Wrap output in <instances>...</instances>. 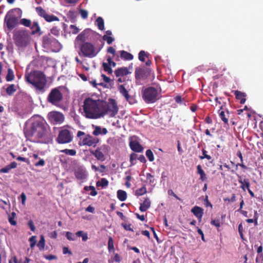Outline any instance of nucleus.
Here are the masks:
<instances>
[{"label": "nucleus", "instance_id": "obj_58", "mask_svg": "<svg viewBox=\"0 0 263 263\" xmlns=\"http://www.w3.org/2000/svg\"><path fill=\"white\" fill-rule=\"evenodd\" d=\"M70 28L71 30L72 33L73 34H76L79 31V29H78V28L74 25H71L70 26Z\"/></svg>", "mask_w": 263, "mask_h": 263}, {"label": "nucleus", "instance_id": "obj_4", "mask_svg": "<svg viewBox=\"0 0 263 263\" xmlns=\"http://www.w3.org/2000/svg\"><path fill=\"white\" fill-rule=\"evenodd\" d=\"M22 11L20 8H16L9 10L4 18V23L9 30H12L18 23Z\"/></svg>", "mask_w": 263, "mask_h": 263}, {"label": "nucleus", "instance_id": "obj_62", "mask_svg": "<svg viewBox=\"0 0 263 263\" xmlns=\"http://www.w3.org/2000/svg\"><path fill=\"white\" fill-rule=\"evenodd\" d=\"M107 61L111 67V66L114 67L116 66V63L115 62L112 61V58L110 56H108L107 57Z\"/></svg>", "mask_w": 263, "mask_h": 263}, {"label": "nucleus", "instance_id": "obj_51", "mask_svg": "<svg viewBox=\"0 0 263 263\" xmlns=\"http://www.w3.org/2000/svg\"><path fill=\"white\" fill-rule=\"evenodd\" d=\"M103 40L106 41L108 45L111 44L112 42L114 41V39L111 37L110 36H107L106 35H104L102 37Z\"/></svg>", "mask_w": 263, "mask_h": 263}, {"label": "nucleus", "instance_id": "obj_29", "mask_svg": "<svg viewBox=\"0 0 263 263\" xmlns=\"http://www.w3.org/2000/svg\"><path fill=\"white\" fill-rule=\"evenodd\" d=\"M31 29H32V34H34L35 33L40 32L41 29L40 27L36 22H34L31 26Z\"/></svg>", "mask_w": 263, "mask_h": 263}, {"label": "nucleus", "instance_id": "obj_8", "mask_svg": "<svg viewBox=\"0 0 263 263\" xmlns=\"http://www.w3.org/2000/svg\"><path fill=\"white\" fill-rule=\"evenodd\" d=\"M42 43L45 48L49 49L53 52H58L62 48L60 43L50 33L43 37Z\"/></svg>", "mask_w": 263, "mask_h": 263}, {"label": "nucleus", "instance_id": "obj_21", "mask_svg": "<svg viewBox=\"0 0 263 263\" xmlns=\"http://www.w3.org/2000/svg\"><path fill=\"white\" fill-rule=\"evenodd\" d=\"M17 163L15 161L11 162L10 164L6 165L5 167L0 170V173H8L11 169L15 168L17 167Z\"/></svg>", "mask_w": 263, "mask_h": 263}, {"label": "nucleus", "instance_id": "obj_50", "mask_svg": "<svg viewBox=\"0 0 263 263\" xmlns=\"http://www.w3.org/2000/svg\"><path fill=\"white\" fill-rule=\"evenodd\" d=\"M37 247L40 250H43L45 247V239L43 236H41V239L37 243Z\"/></svg>", "mask_w": 263, "mask_h": 263}, {"label": "nucleus", "instance_id": "obj_3", "mask_svg": "<svg viewBox=\"0 0 263 263\" xmlns=\"http://www.w3.org/2000/svg\"><path fill=\"white\" fill-rule=\"evenodd\" d=\"M26 81L33 85L37 91L41 92L45 91L47 80L45 75L40 71H31L25 74Z\"/></svg>", "mask_w": 263, "mask_h": 263}, {"label": "nucleus", "instance_id": "obj_49", "mask_svg": "<svg viewBox=\"0 0 263 263\" xmlns=\"http://www.w3.org/2000/svg\"><path fill=\"white\" fill-rule=\"evenodd\" d=\"M147 54L144 50H141L139 53V60L141 62L145 61V57H147Z\"/></svg>", "mask_w": 263, "mask_h": 263}, {"label": "nucleus", "instance_id": "obj_25", "mask_svg": "<svg viewBox=\"0 0 263 263\" xmlns=\"http://www.w3.org/2000/svg\"><path fill=\"white\" fill-rule=\"evenodd\" d=\"M197 173L200 175V179L204 181L206 179V175L205 174L204 171L202 170V167L200 165H198L197 166Z\"/></svg>", "mask_w": 263, "mask_h": 263}, {"label": "nucleus", "instance_id": "obj_20", "mask_svg": "<svg viewBox=\"0 0 263 263\" xmlns=\"http://www.w3.org/2000/svg\"><path fill=\"white\" fill-rule=\"evenodd\" d=\"M151 201L148 198H145L143 203L140 204L139 210L141 212H145L151 206Z\"/></svg>", "mask_w": 263, "mask_h": 263}, {"label": "nucleus", "instance_id": "obj_32", "mask_svg": "<svg viewBox=\"0 0 263 263\" xmlns=\"http://www.w3.org/2000/svg\"><path fill=\"white\" fill-rule=\"evenodd\" d=\"M46 21L48 22H53V21H59V18L53 15V14H51V15H50V14H48V13L45 15V17H44V18Z\"/></svg>", "mask_w": 263, "mask_h": 263}, {"label": "nucleus", "instance_id": "obj_60", "mask_svg": "<svg viewBox=\"0 0 263 263\" xmlns=\"http://www.w3.org/2000/svg\"><path fill=\"white\" fill-rule=\"evenodd\" d=\"M80 14L82 17L84 19H86L88 17V12L86 10L81 9L80 10Z\"/></svg>", "mask_w": 263, "mask_h": 263}, {"label": "nucleus", "instance_id": "obj_38", "mask_svg": "<svg viewBox=\"0 0 263 263\" xmlns=\"http://www.w3.org/2000/svg\"><path fill=\"white\" fill-rule=\"evenodd\" d=\"M202 156H199L200 159L203 160L204 159H206L208 160H210L212 159V157L210 155L207 154L208 152L204 148L202 149Z\"/></svg>", "mask_w": 263, "mask_h": 263}, {"label": "nucleus", "instance_id": "obj_9", "mask_svg": "<svg viewBox=\"0 0 263 263\" xmlns=\"http://www.w3.org/2000/svg\"><path fill=\"white\" fill-rule=\"evenodd\" d=\"M63 88L62 86H59L52 89L48 95L47 102L52 105L58 106L63 99L61 91Z\"/></svg>", "mask_w": 263, "mask_h": 263}, {"label": "nucleus", "instance_id": "obj_10", "mask_svg": "<svg viewBox=\"0 0 263 263\" xmlns=\"http://www.w3.org/2000/svg\"><path fill=\"white\" fill-rule=\"evenodd\" d=\"M98 53L95 46L90 43L84 42L80 45L79 54L80 56L92 58Z\"/></svg>", "mask_w": 263, "mask_h": 263}, {"label": "nucleus", "instance_id": "obj_24", "mask_svg": "<svg viewBox=\"0 0 263 263\" xmlns=\"http://www.w3.org/2000/svg\"><path fill=\"white\" fill-rule=\"evenodd\" d=\"M235 95V97L237 99L240 100V103L241 104H244L246 101L245 98L246 95L245 93L242 92L238 90H236L234 92Z\"/></svg>", "mask_w": 263, "mask_h": 263}, {"label": "nucleus", "instance_id": "obj_18", "mask_svg": "<svg viewBox=\"0 0 263 263\" xmlns=\"http://www.w3.org/2000/svg\"><path fill=\"white\" fill-rule=\"evenodd\" d=\"M114 73L117 77H123L130 73V72L127 67H122L116 69Z\"/></svg>", "mask_w": 263, "mask_h": 263}, {"label": "nucleus", "instance_id": "obj_5", "mask_svg": "<svg viewBox=\"0 0 263 263\" xmlns=\"http://www.w3.org/2000/svg\"><path fill=\"white\" fill-rule=\"evenodd\" d=\"M109 103L101 100V117L106 115H109L110 117H115L118 112V107L115 100L109 99Z\"/></svg>", "mask_w": 263, "mask_h": 263}, {"label": "nucleus", "instance_id": "obj_22", "mask_svg": "<svg viewBox=\"0 0 263 263\" xmlns=\"http://www.w3.org/2000/svg\"><path fill=\"white\" fill-rule=\"evenodd\" d=\"M74 175L76 178L78 180H83L87 177L85 171L82 169H78L75 171Z\"/></svg>", "mask_w": 263, "mask_h": 263}, {"label": "nucleus", "instance_id": "obj_11", "mask_svg": "<svg viewBox=\"0 0 263 263\" xmlns=\"http://www.w3.org/2000/svg\"><path fill=\"white\" fill-rule=\"evenodd\" d=\"M142 96L144 102L147 104L154 103L159 99L158 90L153 87L143 89Z\"/></svg>", "mask_w": 263, "mask_h": 263}, {"label": "nucleus", "instance_id": "obj_53", "mask_svg": "<svg viewBox=\"0 0 263 263\" xmlns=\"http://www.w3.org/2000/svg\"><path fill=\"white\" fill-rule=\"evenodd\" d=\"M211 223L212 225H213L217 228H219L221 226L220 220L219 218H216V219L212 220Z\"/></svg>", "mask_w": 263, "mask_h": 263}, {"label": "nucleus", "instance_id": "obj_61", "mask_svg": "<svg viewBox=\"0 0 263 263\" xmlns=\"http://www.w3.org/2000/svg\"><path fill=\"white\" fill-rule=\"evenodd\" d=\"M223 200L224 201H228L229 202H233L236 200L235 195L234 194H233L231 198H225L223 199Z\"/></svg>", "mask_w": 263, "mask_h": 263}, {"label": "nucleus", "instance_id": "obj_56", "mask_svg": "<svg viewBox=\"0 0 263 263\" xmlns=\"http://www.w3.org/2000/svg\"><path fill=\"white\" fill-rule=\"evenodd\" d=\"M29 241L30 242V247L31 248H33L36 243V236H32L29 238Z\"/></svg>", "mask_w": 263, "mask_h": 263}, {"label": "nucleus", "instance_id": "obj_12", "mask_svg": "<svg viewBox=\"0 0 263 263\" xmlns=\"http://www.w3.org/2000/svg\"><path fill=\"white\" fill-rule=\"evenodd\" d=\"M73 140V136L71 132L67 129L60 131L55 141L59 144H64L71 142Z\"/></svg>", "mask_w": 263, "mask_h": 263}, {"label": "nucleus", "instance_id": "obj_37", "mask_svg": "<svg viewBox=\"0 0 263 263\" xmlns=\"http://www.w3.org/2000/svg\"><path fill=\"white\" fill-rule=\"evenodd\" d=\"M60 152L64 153L67 155L70 156H75L76 155L77 152L75 149H64L60 151Z\"/></svg>", "mask_w": 263, "mask_h": 263}, {"label": "nucleus", "instance_id": "obj_64", "mask_svg": "<svg viewBox=\"0 0 263 263\" xmlns=\"http://www.w3.org/2000/svg\"><path fill=\"white\" fill-rule=\"evenodd\" d=\"M63 253L64 254H68L70 255H72V253L71 251H70L68 247H64L63 248Z\"/></svg>", "mask_w": 263, "mask_h": 263}, {"label": "nucleus", "instance_id": "obj_23", "mask_svg": "<svg viewBox=\"0 0 263 263\" xmlns=\"http://www.w3.org/2000/svg\"><path fill=\"white\" fill-rule=\"evenodd\" d=\"M120 56L121 59L124 60H132L134 58V56L130 53L124 50L119 51Z\"/></svg>", "mask_w": 263, "mask_h": 263}, {"label": "nucleus", "instance_id": "obj_14", "mask_svg": "<svg viewBox=\"0 0 263 263\" xmlns=\"http://www.w3.org/2000/svg\"><path fill=\"white\" fill-rule=\"evenodd\" d=\"M50 118L54 124H61L64 121L63 114L58 111H51L49 114Z\"/></svg>", "mask_w": 263, "mask_h": 263}, {"label": "nucleus", "instance_id": "obj_52", "mask_svg": "<svg viewBox=\"0 0 263 263\" xmlns=\"http://www.w3.org/2000/svg\"><path fill=\"white\" fill-rule=\"evenodd\" d=\"M21 24L26 27H29L31 26V21L27 18H22L20 21Z\"/></svg>", "mask_w": 263, "mask_h": 263}, {"label": "nucleus", "instance_id": "obj_26", "mask_svg": "<svg viewBox=\"0 0 263 263\" xmlns=\"http://www.w3.org/2000/svg\"><path fill=\"white\" fill-rule=\"evenodd\" d=\"M117 197L120 201H123L127 198V194L125 191L120 190L117 192Z\"/></svg>", "mask_w": 263, "mask_h": 263}, {"label": "nucleus", "instance_id": "obj_40", "mask_svg": "<svg viewBox=\"0 0 263 263\" xmlns=\"http://www.w3.org/2000/svg\"><path fill=\"white\" fill-rule=\"evenodd\" d=\"M107 52L112 54L113 55V56L115 57L116 61H119L120 60L119 55L118 54H116V50L112 47H109L107 48Z\"/></svg>", "mask_w": 263, "mask_h": 263}, {"label": "nucleus", "instance_id": "obj_17", "mask_svg": "<svg viewBox=\"0 0 263 263\" xmlns=\"http://www.w3.org/2000/svg\"><path fill=\"white\" fill-rule=\"evenodd\" d=\"M129 146L131 149L135 152L141 153L143 150V148L142 145L136 140L130 141Z\"/></svg>", "mask_w": 263, "mask_h": 263}, {"label": "nucleus", "instance_id": "obj_57", "mask_svg": "<svg viewBox=\"0 0 263 263\" xmlns=\"http://www.w3.org/2000/svg\"><path fill=\"white\" fill-rule=\"evenodd\" d=\"M66 238L69 240H75V237L73 233L70 232H67L66 234Z\"/></svg>", "mask_w": 263, "mask_h": 263}, {"label": "nucleus", "instance_id": "obj_35", "mask_svg": "<svg viewBox=\"0 0 263 263\" xmlns=\"http://www.w3.org/2000/svg\"><path fill=\"white\" fill-rule=\"evenodd\" d=\"M118 90L124 97H127V95L129 94L128 91L123 85L119 86Z\"/></svg>", "mask_w": 263, "mask_h": 263}, {"label": "nucleus", "instance_id": "obj_36", "mask_svg": "<svg viewBox=\"0 0 263 263\" xmlns=\"http://www.w3.org/2000/svg\"><path fill=\"white\" fill-rule=\"evenodd\" d=\"M108 185V181L105 178H102L100 181H98L97 182V186H102V187H105L107 186Z\"/></svg>", "mask_w": 263, "mask_h": 263}, {"label": "nucleus", "instance_id": "obj_28", "mask_svg": "<svg viewBox=\"0 0 263 263\" xmlns=\"http://www.w3.org/2000/svg\"><path fill=\"white\" fill-rule=\"evenodd\" d=\"M96 24L100 30H104V22L103 19L101 17L99 16L96 19Z\"/></svg>", "mask_w": 263, "mask_h": 263}, {"label": "nucleus", "instance_id": "obj_42", "mask_svg": "<svg viewBox=\"0 0 263 263\" xmlns=\"http://www.w3.org/2000/svg\"><path fill=\"white\" fill-rule=\"evenodd\" d=\"M114 241L113 238L111 236H109L108 237V250L109 252H111L114 250Z\"/></svg>", "mask_w": 263, "mask_h": 263}, {"label": "nucleus", "instance_id": "obj_1", "mask_svg": "<svg viewBox=\"0 0 263 263\" xmlns=\"http://www.w3.org/2000/svg\"><path fill=\"white\" fill-rule=\"evenodd\" d=\"M24 132L27 139L36 142H42L48 132L47 124L42 118H32L24 128Z\"/></svg>", "mask_w": 263, "mask_h": 263}, {"label": "nucleus", "instance_id": "obj_47", "mask_svg": "<svg viewBox=\"0 0 263 263\" xmlns=\"http://www.w3.org/2000/svg\"><path fill=\"white\" fill-rule=\"evenodd\" d=\"M219 115L221 119L223 121L225 124H228V119L226 118L225 112L223 110H219Z\"/></svg>", "mask_w": 263, "mask_h": 263}, {"label": "nucleus", "instance_id": "obj_34", "mask_svg": "<svg viewBox=\"0 0 263 263\" xmlns=\"http://www.w3.org/2000/svg\"><path fill=\"white\" fill-rule=\"evenodd\" d=\"M16 217V213L14 212H12L11 215L9 216L8 220L12 226L16 225V221L15 220Z\"/></svg>", "mask_w": 263, "mask_h": 263}, {"label": "nucleus", "instance_id": "obj_6", "mask_svg": "<svg viewBox=\"0 0 263 263\" xmlns=\"http://www.w3.org/2000/svg\"><path fill=\"white\" fill-rule=\"evenodd\" d=\"M77 137L79 139L78 145L80 146H88L95 147L100 142V139L98 138L93 137L81 130L77 132Z\"/></svg>", "mask_w": 263, "mask_h": 263}, {"label": "nucleus", "instance_id": "obj_41", "mask_svg": "<svg viewBox=\"0 0 263 263\" xmlns=\"http://www.w3.org/2000/svg\"><path fill=\"white\" fill-rule=\"evenodd\" d=\"M76 235L78 237H81L82 240L84 241H86L88 239V235L86 233H84L82 231H79L76 233Z\"/></svg>", "mask_w": 263, "mask_h": 263}, {"label": "nucleus", "instance_id": "obj_54", "mask_svg": "<svg viewBox=\"0 0 263 263\" xmlns=\"http://www.w3.org/2000/svg\"><path fill=\"white\" fill-rule=\"evenodd\" d=\"M93 135L97 136L101 134V127L100 126H96L95 129L92 132Z\"/></svg>", "mask_w": 263, "mask_h": 263}, {"label": "nucleus", "instance_id": "obj_43", "mask_svg": "<svg viewBox=\"0 0 263 263\" xmlns=\"http://www.w3.org/2000/svg\"><path fill=\"white\" fill-rule=\"evenodd\" d=\"M124 98L126 101L128 102L131 105L134 104L137 102L135 97L133 96H131L128 94L127 97H125Z\"/></svg>", "mask_w": 263, "mask_h": 263}, {"label": "nucleus", "instance_id": "obj_7", "mask_svg": "<svg viewBox=\"0 0 263 263\" xmlns=\"http://www.w3.org/2000/svg\"><path fill=\"white\" fill-rule=\"evenodd\" d=\"M13 40L17 47L23 48L29 44L30 37L25 30H18L14 31Z\"/></svg>", "mask_w": 263, "mask_h": 263}, {"label": "nucleus", "instance_id": "obj_59", "mask_svg": "<svg viewBox=\"0 0 263 263\" xmlns=\"http://www.w3.org/2000/svg\"><path fill=\"white\" fill-rule=\"evenodd\" d=\"M45 164V162L43 159H40L38 162L34 163V165L36 167L43 166Z\"/></svg>", "mask_w": 263, "mask_h": 263}, {"label": "nucleus", "instance_id": "obj_48", "mask_svg": "<svg viewBox=\"0 0 263 263\" xmlns=\"http://www.w3.org/2000/svg\"><path fill=\"white\" fill-rule=\"evenodd\" d=\"M145 154L149 161L152 162L154 160V156L152 151L151 149H147L146 151Z\"/></svg>", "mask_w": 263, "mask_h": 263}, {"label": "nucleus", "instance_id": "obj_31", "mask_svg": "<svg viewBox=\"0 0 263 263\" xmlns=\"http://www.w3.org/2000/svg\"><path fill=\"white\" fill-rule=\"evenodd\" d=\"M14 78L15 77L12 69L9 68L8 69V73L6 77V80L7 82H10L13 81L14 79Z\"/></svg>", "mask_w": 263, "mask_h": 263}, {"label": "nucleus", "instance_id": "obj_16", "mask_svg": "<svg viewBox=\"0 0 263 263\" xmlns=\"http://www.w3.org/2000/svg\"><path fill=\"white\" fill-rule=\"evenodd\" d=\"M191 212L197 218L199 222L201 221L203 215V209L202 208L198 206H195L192 209Z\"/></svg>", "mask_w": 263, "mask_h": 263}, {"label": "nucleus", "instance_id": "obj_44", "mask_svg": "<svg viewBox=\"0 0 263 263\" xmlns=\"http://www.w3.org/2000/svg\"><path fill=\"white\" fill-rule=\"evenodd\" d=\"M84 190L86 191H88V190L91 191V192L90 193V195L95 196L97 195V192L96 190L95 187L93 186H85Z\"/></svg>", "mask_w": 263, "mask_h": 263}, {"label": "nucleus", "instance_id": "obj_15", "mask_svg": "<svg viewBox=\"0 0 263 263\" xmlns=\"http://www.w3.org/2000/svg\"><path fill=\"white\" fill-rule=\"evenodd\" d=\"M231 172L236 175L238 178V181L239 183L241 184L240 188L244 191L246 192V189L248 190L250 187V183L249 179L245 178L242 179V177L241 175L237 174L234 170H231Z\"/></svg>", "mask_w": 263, "mask_h": 263}, {"label": "nucleus", "instance_id": "obj_63", "mask_svg": "<svg viewBox=\"0 0 263 263\" xmlns=\"http://www.w3.org/2000/svg\"><path fill=\"white\" fill-rule=\"evenodd\" d=\"M122 258L121 256L117 253L115 254L114 257L113 258V261H115L117 262H120L121 261Z\"/></svg>", "mask_w": 263, "mask_h": 263}, {"label": "nucleus", "instance_id": "obj_33", "mask_svg": "<svg viewBox=\"0 0 263 263\" xmlns=\"http://www.w3.org/2000/svg\"><path fill=\"white\" fill-rule=\"evenodd\" d=\"M102 67L104 70L107 72L108 74H111L112 73V70L108 63L103 62L102 64Z\"/></svg>", "mask_w": 263, "mask_h": 263}, {"label": "nucleus", "instance_id": "obj_19", "mask_svg": "<svg viewBox=\"0 0 263 263\" xmlns=\"http://www.w3.org/2000/svg\"><path fill=\"white\" fill-rule=\"evenodd\" d=\"M98 160L104 161L105 160V157L103 153L101 151V148H97L95 151H90Z\"/></svg>", "mask_w": 263, "mask_h": 263}, {"label": "nucleus", "instance_id": "obj_13", "mask_svg": "<svg viewBox=\"0 0 263 263\" xmlns=\"http://www.w3.org/2000/svg\"><path fill=\"white\" fill-rule=\"evenodd\" d=\"M151 69L145 67H137L135 69V75L136 80H145L150 76Z\"/></svg>", "mask_w": 263, "mask_h": 263}, {"label": "nucleus", "instance_id": "obj_27", "mask_svg": "<svg viewBox=\"0 0 263 263\" xmlns=\"http://www.w3.org/2000/svg\"><path fill=\"white\" fill-rule=\"evenodd\" d=\"M6 93L9 96H12L16 91V89L15 88V86L14 84H10L7 87Z\"/></svg>", "mask_w": 263, "mask_h": 263}, {"label": "nucleus", "instance_id": "obj_55", "mask_svg": "<svg viewBox=\"0 0 263 263\" xmlns=\"http://www.w3.org/2000/svg\"><path fill=\"white\" fill-rule=\"evenodd\" d=\"M138 155L133 153L130 155V162L131 163V165H133L135 164V163L134 162V161L136 160L137 159H138Z\"/></svg>", "mask_w": 263, "mask_h": 263}, {"label": "nucleus", "instance_id": "obj_2", "mask_svg": "<svg viewBox=\"0 0 263 263\" xmlns=\"http://www.w3.org/2000/svg\"><path fill=\"white\" fill-rule=\"evenodd\" d=\"M101 100H95L90 98L84 100L83 108L87 118L96 119L101 118Z\"/></svg>", "mask_w": 263, "mask_h": 263}, {"label": "nucleus", "instance_id": "obj_45", "mask_svg": "<svg viewBox=\"0 0 263 263\" xmlns=\"http://www.w3.org/2000/svg\"><path fill=\"white\" fill-rule=\"evenodd\" d=\"M86 34L84 31L80 33L76 37V40L78 41H81L84 42L86 41Z\"/></svg>", "mask_w": 263, "mask_h": 263}, {"label": "nucleus", "instance_id": "obj_39", "mask_svg": "<svg viewBox=\"0 0 263 263\" xmlns=\"http://www.w3.org/2000/svg\"><path fill=\"white\" fill-rule=\"evenodd\" d=\"M36 12L41 17L44 18L45 15L47 14L46 11L43 9L41 7H37L35 8Z\"/></svg>", "mask_w": 263, "mask_h": 263}, {"label": "nucleus", "instance_id": "obj_30", "mask_svg": "<svg viewBox=\"0 0 263 263\" xmlns=\"http://www.w3.org/2000/svg\"><path fill=\"white\" fill-rule=\"evenodd\" d=\"M147 193V189L145 185H143L142 187L137 189L135 192V195L137 197L142 196Z\"/></svg>", "mask_w": 263, "mask_h": 263}, {"label": "nucleus", "instance_id": "obj_46", "mask_svg": "<svg viewBox=\"0 0 263 263\" xmlns=\"http://www.w3.org/2000/svg\"><path fill=\"white\" fill-rule=\"evenodd\" d=\"M60 29L58 27H57V26L53 27L50 29V33H51L50 34H53L56 36H59L60 35Z\"/></svg>", "mask_w": 263, "mask_h": 263}]
</instances>
